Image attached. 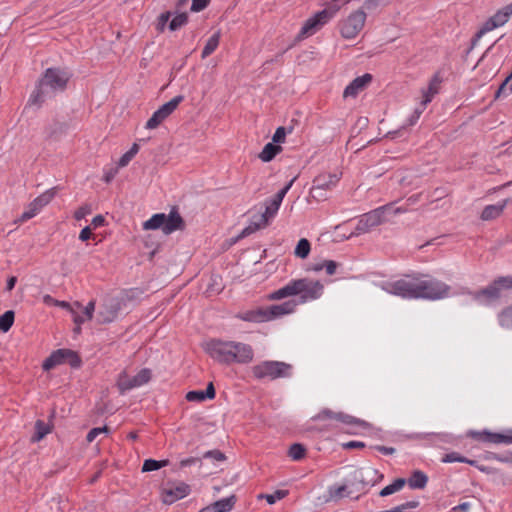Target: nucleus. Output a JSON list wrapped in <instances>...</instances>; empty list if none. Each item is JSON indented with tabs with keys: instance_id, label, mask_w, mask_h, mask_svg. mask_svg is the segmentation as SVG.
<instances>
[{
	"instance_id": "nucleus-8",
	"label": "nucleus",
	"mask_w": 512,
	"mask_h": 512,
	"mask_svg": "<svg viewBox=\"0 0 512 512\" xmlns=\"http://www.w3.org/2000/svg\"><path fill=\"white\" fill-rule=\"evenodd\" d=\"M512 15V3L499 9L493 16L488 18L480 30L475 34L471 43L475 46L479 39L487 32H490L498 27L503 26L508 22Z\"/></svg>"
},
{
	"instance_id": "nucleus-64",
	"label": "nucleus",
	"mask_w": 512,
	"mask_h": 512,
	"mask_svg": "<svg viewBox=\"0 0 512 512\" xmlns=\"http://www.w3.org/2000/svg\"><path fill=\"white\" fill-rule=\"evenodd\" d=\"M95 311V301L91 300L87 306L84 308V315L88 320H91L93 318V314Z\"/></svg>"
},
{
	"instance_id": "nucleus-23",
	"label": "nucleus",
	"mask_w": 512,
	"mask_h": 512,
	"mask_svg": "<svg viewBox=\"0 0 512 512\" xmlns=\"http://www.w3.org/2000/svg\"><path fill=\"white\" fill-rule=\"evenodd\" d=\"M370 476H377L378 479H383V474H379L378 470L376 469H367V470H363V469H357L354 471L353 473V485L355 483H358V484H361L362 485V488L368 486V485H374L376 483V481H373L371 483V480H368L367 477H370Z\"/></svg>"
},
{
	"instance_id": "nucleus-18",
	"label": "nucleus",
	"mask_w": 512,
	"mask_h": 512,
	"mask_svg": "<svg viewBox=\"0 0 512 512\" xmlns=\"http://www.w3.org/2000/svg\"><path fill=\"white\" fill-rule=\"evenodd\" d=\"M324 419H334L346 425L359 426L363 428L369 426V424L364 420H361L344 412H334L328 408L321 410L316 416L313 417V420Z\"/></svg>"
},
{
	"instance_id": "nucleus-53",
	"label": "nucleus",
	"mask_w": 512,
	"mask_h": 512,
	"mask_svg": "<svg viewBox=\"0 0 512 512\" xmlns=\"http://www.w3.org/2000/svg\"><path fill=\"white\" fill-rule=\"evenodd\" d=\"M110 431L109 427L108 426H103V427H96V428H93L91 429L87 436H86V440L88 442H93L95 440V438L97 436H99V434L101 433H108Z\"/></svg>"
},
{
	"instance_id": "nucleus-56",
	"label": "nucleus",
	"mask_w": 512,
	"mask_h": 512,
	"mask_svg": "<svg viewBox=\"0 0 512 512\" xmlns=\"http://www.w3.org/2000/svg\"><path fill=\"white\" fill-rule=\"evenodd\" d=\"M203 458H211L216 461H224L226 459V456L224 453H222L220 450H210L203 454Z\"/></svg>"
},
{
	"instance_id": "nucleus-17",
	"label": "nucleus",
	"mask_w": 512,
	"mask_h": 512,
	"mask_svg": "<svg viewBox=\"0 0 512 512\" xmlns=\"http://www.w3.org/2000/svg\"><path fill=\"white\" fill-rule=\"evenodd\" d=\"M122 307V300L118 297H107L97 313V321L100 324L113 322Z\"/></svg>"
},
{
	"instance_id": "nucleus-4",
	"label": "nucleus",
	"mask_w": 512,
	"mask_h": 512,
	"mask_svg": "<svg viewBox=\"0 0 512 512\" xmlns=\"http://www.w3.org/2000/svg\"><path fill=\"white\" fill-rule=\"evenodd\" d=\"M292 366L280 361H262L251 368L254 378L258 380H275L291 376Z\"/></svg>"
},
{
	"instance_id": "nucleus-45",
	"label": "nucleus",
	"mask_w": 512,
	"mask_h": 512,
	"mask_svg": "<svg viewBox=\"0 0 512 512\" xmlns=\"http://www.w3.org/2000/svg\"><path fill=\"white\" fill-rule=\"evenodd\" d=\"M512 93V72L506 77V79L501 83L499 88L495 93V99L501 96H508Z\"/></svg>"
},
{
	"instance_id": "nucleus-21",
	"label": "nucleus",
	"mask_w": 512,
	"mask_h": 512,
	"mask_svg": "<svg viewBox=\"0 0 512 512\" xmlns=\"http://www.w3.org/2000/svg\"><path fill=\"white\" fill-rule=\"evenodd\" d=\"M372 81V75L365 73L356 77L344 90L343 97H356Z\"/></svg>"
},
{
	"instance_id": "nucleus-50",
	"label": "nucleus",
	"mask_w": 512,
	"mask_h": 512,
	"mask_svg": "<svg viewBox=\"0 0 512 512\" xmlns=\"http://www.w3.org/2000/svg\"><path fill=\"white\" fill-rule=\"evenodd\" d=\"M164 117H162V115L160 114V112L158 110H156L152 116L148 119V121L146 122V128L147 129H155L157 128L163 121H164Z\"/></svg>"
},
{
	"instance_id": "nucleus-26",
	"label": "nucleus",
	"mask_w": 512,
	"mask_h": 512,
	"mask_svg": "<svg viewBox=\"0 0 512 512\" xmlns=\"http://www.w3.org/2000/svg\"><path fill=\"white\" fill-rule=\"evenodd\" d=\"M268 226V224H264V221H261V216L259 215V218L257 221L251 222L247 227H245L239 235H237L235 238L231 239V245L237 243L239 240L253 234L254 232L258 231L261 228H265Z\"/></svg>"
},
{
	"instance_id": "nucleus-30",
	"label": "nucleus",
	"mask_w": 512,
	"mask_h": 512,
	"mask_svg": "<svg viewBox=\"0 0 512 512\" xmlns=\"http://www.w3.org/2000/svg\"><path fill=\"white\" fill-rule=\"evenodd\" d=\"M298 286L295 285V280H291L288 284L282 288L274 291L269 295L270 300H280L289 296L296 295V289Z\"/></svg>"
},
{
	"instance_id": "nucleus-59",
	"label": "nucleus",
	"mask_w": 512,
	"mask_h": 512,
	"mask_svg": "<svg viewBox=\"0 0 512 512\" xmlns=\"http://www.w3.org/2000/svg\"><path fill=\"white\" fill-rule=\"evenodd\" d=\"M295 181V178L289 181L281 190H279L273 197L276 198L279 201H283V198L289 191V189L292 187L293 183Z\"/></svg>"
},
{
	"instance_id": "nucleus-2",
	"label": "nucleus",
	"mask_w": 512,
	"mask_h": 512,
	"mask_svg": "<svg viewBox=\"0 0 512 512\" xmlns=\"http://www.w3.org/2000/svg\"><path fill=\"white\" fill-rule=\"evenodd\" d=\"M70 78L71 74L65 69L47 68L39 79L36 90L31 94L29 103L41 106L46 97L65 91Z\"/></svg>"
},
{
	"instance_id": "nucleus-39",
	"label": "nucleus",
	"mask_w": 512,
	"mask_h": 512,
	"mask_svg": "<svg viewBox=\"0 0 512 512\" xmlns=\"http://www.w3.org/2000/svg\"><path fill=\"white\" fill-rule=\"evenodd\" d=\"M406 484V479L405 478H397L393 481L392 484L390 485H387L386 487H384L380 492H379V495L381 497H386V496H389L391 494H394L398 491H400Z\"/></svg>"
},
{
	"instance_id": "nucleus-33",
	"label": "nucleus",
	"mask_w": 512,
	"mask_h": 512,
	"mask_svg": "<svg viewBox=\"0 0 512 512\" xmlns=\"http://www.w3.org/2000/svg\"><path fill=\"white\" fill-rule=\"evenodd\" d=\"M281 203V201L274 197L267 200L265 212L260 215L261 221H264V224H269V220L276 215Z\"/></svg>"
},
{
	"instance_id": "nucleus-61",
	"label": "nucleus",
	"mask_w": 512,
	"mask_h": 512,
	"mask_svg": "<svg viewBox=\"0 0 512 512\" xmlns=\"http://www.w3.org/2000/svg\"><path fill=\"white\" fill-rule=\"evenodd\" d=\"M201 464L202 461H201V458L199 457H189V458H186V459H183L180 461L179 463V467L180 468H185L187 466H191V465H194V464Z\"/></svg>"
},
{
	"instance_id": "nucleus-47",
	"label": "nucleus",
	"mask_w": 512,
	"mask_h": 512,
	"mask_svg": "<svg viewBox=\"0 0 512 512\" xmlns=\"http://www.w3.org/2000/svg\"><path fill=\"white\" fill-rule=\"evenodd\" d=\"M498 320L502 327L512 328V304L499 313Z\"/></svg>"
},
{
	"instance_id": "nucleus-55",
	"label": "nucleus",
	"mask_w": 512,
	"mask_h": 512,
	"mask_svg": "<svg viewBox=\"0 0 512 512\" xmlns=\"http://www.w3.org/2000/svg\"><path fill=\"white\" fill-rule=\"evenodd\" d=\"M92 212V207L89 204H84L80 206L74 213V218L76 220H81L86 217V215Z\"/></svg>"
},
{
	"instance_id": "nucleus-12",
	"label": "nucleus",
	"mask_w": 512,
	"mask_h": 512,
	"mask_svg": "<svg viewBox=\"0 0 512 512\" xmlns=\"http://www.w3.org/2000/svg\"><path fill=\"white\" fill-rule=\"evenodd\" d=\"M390 208L391 204L376 208L364 214L356 225V234L359 235L367 233L371 228L380 225L384 221V214L386 210Z\"/></svg>"
},
{
	"instance_id": "nucleus-22",
	"label": "nucleus",
	"mask_w": 512,
	"mask_h": 512,
	"mask_svg": "<svg viewBox=\"0 0 512 512\" xmlns=\"http://www.w3.org/2000/svg\"><path fill=\"white\" fill-rule=\"evenodd\" d=\"M216 390L213 382H209L205 390H192L187 392L185 398L189 402H203L207 399H214Z\"/></svg>"
},
{
	"instance_id": "nucleus-14",
	"label": "nucleus",
	"mask_w": 512,
	"mask_h": 512,
	"mask_svg": "<svg viewBox=\"0 0 512 512\" xmlns=\"http://www.w3.org/2000/svg\"><path fill=\"white\" fill-rule=\"evenodd\" d=\"M328 12L319 11L315 13L312 17L308 18L300 32L295 38V42H299L304 40L305 38L314 35L318 30H320L326 23H328Z\"/></svg>"
},
{
	"instance_id": "nucleus-52",
	"label": "nucleus",
	"mask_w": 512,
	"mask_h": 512,
	"mask_svg": "<svg viewBox=\"0 0 512 512\" xmlns=\"http://www.w3.org/2000/svg\"><path fill=\"white\" fill-rule=\"evenodd\" d=\"M287 495H288V490H276L274 493L266 494V495H263L262 497H264L266 499L268 504H274V503H276V501L285 498Z\"/></svg>"
},
{
	"instance_id": "nucleus-16",
	"label": "nucleus",
	"mask_w": 512,
	"mask_h": 512,
	"mask_svg": "<svg viewBox=\"0 0 512 512\" xmlns=\"http://www.w3.org/2000/svg\"><path fill=\"white\" fill-rule=\"evenodd\" d=\"M151 379L150 369H141L135 376L130 377L125 373L119 375L117 386L121 393L131 390L135 387L148 383Z\"/></svg>"
},
{
	"instance_id": "nucleus-10",
	"label": "nucleus",
	"mask_w": 512,
	"mask_h": 512,
	"mask_svg": "<svg viewBox=\"0 0 512 512\" xmlns=\"http://www.w3.org/2000/svg\"><path fill=\"white\" fill-rule=\"evenodd\" d=\"M366 21V13L359 9L351 13L345 20L340 23V33L343 38H355L364 27Z\"/></svg>"
},
{
	"instance_id": "nucleus-46",
	"label": "nucleus",
	"mask_w": 512,
	"mask_h": 512,
	"mask_svg": "<svg viewBox=\"0 0 512 512\" xmlns=\"http://www.w3.org/2000/svg\"><path fill=\"white\" fill-rule=\"evenodd\" d=\"M288 455L295 461L302 460L306 456V448L301 443H294L290 446Z\"/></svg>"
},
{
	"instance_id": "nucleus-51",
	"label": "nucleus",
	"mask_w": 512,
	"mask_h": 512,
	"mask_svg": "<svg viewBox=\"0 0 512 512\" xmlns=\"http://www.w3.org/2000/svg\"><path fill=\"white\" fill-rule=\"evenodd\" d=\"M172 15H173V13L171 11H166L159 15L157 25H156V29L158 32H160V33L164 32L167 22L169 21V19L171 18Z\"/></svg>"
},
{
	"instance_id": "nucleus-15",
	"label": "nucleus",
	"mask_w": 512,
	"mask_h": 512,
	"mask_svg": "<svg viewBox=\"0 0 512 512\" xmlns=\"http://www.w3.org/2000/svg\"><path fill=\"white\" fill-rule=\"evenodd\" d=\"M499 277L495 278L487 287L482 288L478 291L469 292L471 297L481 303L488 305L501 298V292L504 290L502 285L498 283Z\"/></svg>"
},
{
	"instance_id": "nucleus-27",
	"label": "nucleus",
	"mask_w": 512,
	"mask_h": 512,
	"mask_svg": "<svg viewBox=\"0 0 512 512\" xmlns=\"http://www.w3.org/2000/svg\"><path fill=\"white\" fill-rule=\"evenodd\" d=\"M427 482V475L420 470L413 471L411 476L406 480V483L411 489H424L427 485Z\"/></svg>"
},
{
	"instance_id": "nucleus-58",
	"label": "nucleus",
	"mask_w": 512,
	"mask_h": 512,
	"mask_svg": "<svg viewBox=\"0 0 512 512\" xmlns=\"http://www.w3.org/2000/svg\"><path fill=\"white\" fill-rule=\"evenodd\" d=\"M485 459H487V460L493 459V460H497L499 462L508 463V462H512V454H511V456H505V455H500V454H497V453L489 452L485 456Z\"/></svg>"
},
{
	"instance_id": "nucleus-54",
	"label": "nucleus",
	"mask_w": 512,
	"mask_h": 512,
	"mask_svg": "<svg viewBox=\"0 0 512 512\" xmlns=\"http://www.w3.org/2000/svg\"><path fill=\"white\" fill-rule=\"evenodd\" d=\"M341 7L340 0H332L326 9L322 11L328 12V21L333 18V16L339 11Z\"/></svg>"
},
{
	"instance_id": "nucleus-41",
	"label": "nucleus",
	"mask_w": 512,
	"mask_h": 512,
	"mask_svg": "<svg viewBox=\"0 0 512 512\" xmlns=\"http://www.w3.org/2000/svg\"><path fill=\"white\" fill-rule=\"evenodd\" d=\"M311 250V244L306 238H301L294 250V254L296 257L301 259H305L308 257Z\"/></svg>"
},
{
	"instance_id": "nucleus-32",
	"label": "nucleus",
	"mask_w": 512,
	"mask_h": 512,
	"mask_svg": "<svg viewBox=\"0 0 512 512\" xmlns=\"http://www.w3.org/2000/svg\"><path fill=\"white\" fill-rule=\"evenodd\" d=\"M282 152V147L274 142L267 143L259 154V158L263 162L272 161L279 153Z\"/></svg>"
},
{
	"instance_id": "nucleus-60",
	"label": "nucleus",
	"mask_w": 512,
	"mask_h": 512,
	"mask_svg": "<svg viewBox=\"0 0 512 512\" xmlns=\"http://www.w3.org/2000/svg\"><path fill=\"white\" fill-rule=\"evenodd\" d=\"M338 267V263L333 260H325L324 268L328 275H334L336 273V269Z\"/></svg>"
},
{
	"instance_id": "nucleus-28",
	"label": "nucleus",
	"mask_w": 512,
	"mask_h": 512,
	"mask_svg": "<svg viewBox=\"0 0 512 512\" xmlns=\"http://www.w3.org/2000/svg\"><path fill=\"white\" fill-rule=\"evenodd\" d=\"M238 317L247 322L261 323V322L267 321V317L264 312V307H259L254 310H249V311L240 313L238 315Z\"/></svg>"
},
{
	"instance_id": "nucleus-62",
	"label": "nucleus",
	"mask_w": 512,
	"mask_h": 512,
	"mask_svg": "<svg viewBox=\"0 0 512 512\" xmlns=\"http://www.w3.org/2000/svg\"><path fill=\"white\" fill-rule=\"evenodd\" d=\"M504 288V290H511L512 289V275L509 276H499V281Z\"/></svg>"
},
{
	"instance_id": "nucleus-35",
	"label": "nucleus",
	"mask_w": 512,
	"mask_h": 512,
	"mask_svg": "<svg viewBox=\"0 0 512 512\" xmlns=\"http://www.w3.org/2000/svg\"><path fill=\"white\" fill-rule=\"evenodd\" d=\"M184 100L183 95H178L172 98L170 101L163 104L159 109H157L164 119L168 118L178 107V105Z\"/></svg>"
},
{
	"instance_id": "nucleus-63",
	"label": "nucleus",
	"mask_w": 512,
	"mask_h": 512,
	"mask_svg": "<svg viewBox=\"0 0 512 512\" xmlns=\"http://www.w3.org/2000/svg\"><path fill=\"white\" fill-rule=\"evenodd\" d=\"M36 215H37V213L35 212V210L32 209L30 206H28V209L21 214L18 221L23 223V222L28 221L29 219L33 218Z\"/></svg>"
},
{
	"instance_id": "nucleus-57",
	"label": "nucleus",
	"mask_w": 512,
	"mask_h": 512,
	"mask_svg": "<svg viewBox=\"0 0 512 512\" xmlns=\"http://www.w3.org/2000/svg\"><path fill=\"white\" fill-rule=\"evenodd\" d=\"M211 0H192L190 10L192 12H200L204 10L210 3Z\"/></svg>"
},
{
	"instance_id": "nucleus-13",
	"label": "nucleus",
	"mask_w": 512,
	"mask_h": 512,
	"mask_svg": "<svg viewBox=\"0 0 512 512\" xmlns=\"http://www.w3.org/2000/svg\"><path fill=\"white\" fill-rule=\"evenodd\" d=\"M190 492L191 487L188 484L168 481L161 490L162 502L166 505H171L189 495Z\"/></svg>"
},
{
	"instance_id": "nucleus-5",
	"label": "nucleus",
	"mask_w": 512,
	"mask_h": 512,
	"mask_svg": "<svg viewBox=\"0 0 512 512\" xmlns=\"http://www.w3.org/2000/svg\"><path fill=\"white\" fill-rule=\"evenodd\" d=\"M418 289V299L439 300L449 296L451 287L436 278L422 279L419 276Z\"/></svg>"
},
{
	"instance_id": "nucleus-37",
	"label": "nucleus",
	"mask_w": 512,
	"mask_h": 512,
	"mask_svg": "<svg viewBox=\"0 0 512 512\" xmlns=\"http://www.w3.org/2000/svg\"><path fill=\"white\" fill-rule=\"evenodd\" d=\"M236 503V496L231 495L227 498L220 499L212 503L215 512H230Z\"/></svg>"
},
{
	"instance_id": "nucleus-36",
	"label": "nucleus",
	"mask_w": 512,
	"mask_h": 512,
	"mask_svg": "<svg viewBox=\"0 0 512 512\" xmlns=\"http://www.w3.org/2000/svg\"><path fill=\"white\" fill-rule=\"evenodd\" d=\"M184 100L183 95H178L172 98L170 101L163 104L159 109H157L164 119L168 118L178 107V105Z\"/></svg>"
},
{
	"instance_id": "nucleus-7",
	"label": "nucleus",
	"mask_w": 512,
	"mask_h": 512,
	"mask_svg": "<svg viewBox=\"0 0 512 512\" xmlns=\"http://www.w3.org/2000/svg\"><path fill=\"white\" fill-rule=\"evenodd\" d=\"M65 363L69 364L72 368H80L82 359L76 351L66 348L57 349L44 360L42 368L44 371H49Z\"/></svg>"
},
{
	"instance_id": "nucleus-3",
	"label": "nucleus",
	"mask_w": 512,
	"mask_h": 512,
	"mask_svg": "<svg viewBox=\"0 0 512 512\" xmlns=\"http://www.w3.org/2000/svg\"><path fill=\"white\" fill-rule=\"evenodd\" d=\"M186 227L185 221L180 215L178 208L174 206L170 213L154 214L149 220L143 223L144 230H157L161 229L166 235H169L177 230H184Z\"/></svg>"
},
{
	"instance_id": "nucleus-19",
	"label": "nucleus",
	"mask_w": 512,
	"mask_h": 512,
	"mask_svg": "<svg viewBox=\"0 0 512 512\" xmlns=\"http://www.w3.org/2000/svg\"><path fill=\"white\" fill-rule=\"evenodd\" d=\"M467 437L472 438L476 441L487 442V443H505L512 444V429L508 430L507 433H495L487 430L475 431L469 430Z\"/></svg>"
},
{
	"instance_id": "nucleus-43",
	"label": "nucleus",
	"mask_w": 512,
	"mask_h": 512,
	"mask_svg": "<svg viewBox=\"0 0 512 512\" xmlns=\"http://www.w3.org/2000/svg\"><path fill=\"white\" fill-rule=\"evenodd\" d=\"M176 16L170 21L168 28L170 31H176L182 26L188 23V14L187 12H176Z\"/></svg>"
},
{
	"instance_id": "nucleus-44",
	"label": "nucleus",
	"mask_w": 512,
	"mask_h": 512,
	"mask_svg": "<svg viewBox=\"0 0 512 512\" xmlns=\"http://www.w3.org/2000/svg\"><path fill=\"white\" fill-rule=\"evenodd\" d=\"M15 320V313L13 310L6 311L0 317V331L8 332L10 328L13 326Z\"/></svg>"
},
{
	"instance_id": "nucleus-20",
	"label": "nucleus",
	"mask_w": 512,
	"mask_h": 512,
	"mask_svg": "<svg viewBox=\"0 0 512 512\" xmlns=\"http://www.w3.org/2000/svg\"><path fill=\"white\" fill-rule=\"evenodd\" d=\"M297 306V302L295 300H289L282 304L271 305L268 307H264V312L267 317V321L276 319L286 314H290L294 312Z\"/></svg>"
},
{
	"instance_id": "nucleus-40",
	"label": "nucleus",
	"mask_w": 512,
	"mask_h": 512,
	"mask_svg": "<svg viewBox=\"0 0 512 512\" xmlns=\"http://www.w3.org/2000/svg\"><path fill=\"white\" fill-rule=\"evenodd\" d=\"M169 465V460H154V459H146L142 466V472H151L159 470L163 467H166Z\"/></svg>"
},
{
	"instance_id": "nucleus-29",
	"label": "nucleus",
	"mask_w": 512,
	"mask_h": 512,
	"mask_svg": "<svg viewBox=\"0 0 512 512\" xmlns=\"http://www.w3.org/2000/svg\"><path fill=\"white\" fill-rule=\"evenodd\" d=\"M506 206V201L495 205H487L481 213V219L484 221L493 220L499 217Z\"/></svg>"
},
{
	"instance_id": "nucleus-24",
	"label": "nucleus",
	"mask_w": 512,
	"mask_h": 512,
	"mask_svg": "<svg viewBox=\"0 0 512 512\" xmlns=\"http://www.w3.org/2000/svg\"><path fill=\"white\" fill-rule=\"evenodd\" d=\"M441 82L442 79L439 73H435L429 82L428 89L424 91L423 100L421 102L422 106H426L428 103H430L434 95L439 92Z\"/></svg>"
},
{
	"instance_id": "nucleus-42",
	"label": "nucleus",
	"mask_w": 512,
	"mask_h": 512,
	"mask_svg": "<svg viewBox=\"0 0 512 512\" xmlns=\"http://www.w3.org/2000/svg\"><path fill=\"white\" fill-rule=\"evenodd\" d=\"M445 463H452V462H460V463H467L471 466H476V460L468 459L458 452H450L445 454V456L442 459Z\"/></svg>"
},
{
	"instance_id": "nucleus-9",
	"label": "nucleus",
	"mask_w": 512,
	"mask_h": 512,
	"mask_svg": "<svg viewBox=\"0 0 512 512\" xmlns=\"http://www.w3.org/2000/svg\"><path fill=\"white\" fill-rule=\"evenodd\" d=\"M296 295L300 297V303L316 300L323 294L324 286L319 280L310 278L295 279Z\"/></svg>"
},
{
	"instance_id": "nucleus-1",
	"label": "nucleus",
	"mask_w": 512,
	"mask_h": 512,
	"mask_svg": "<svg viewBox=\"0 0 512 512\" xmlns=\"http://www.w3.org/2000/svg\"><path fill=\"white\" fill-rule=\"evenodd\" d=\"M205 351L221 364H247L253 360L254 352L249 344L211 339L206 343Z\"/></svg>"
},
{
	"instance_id": "nucleus-31",
	"label": "nucleus",
	"mask_w": 512,
	"mask_h": 512,
	"mask_svg": "<svg viewBox=\"0 0 512 512\" xmlns=\"http://www.w3.org/2000/svg\"><path fill=\"white\" fill-rule=\"evenodd\" d=\"M68 128H69L68 123L61 122V121L55 119L52 121V123H50L45 128V133L48 138H56L64 133H66Z\"/></svg>"
},
{
	"instance_id": "nucleus-48",
	"label": "nucleus",
	"mask_w": 512,
	"mask_h": 512,
	"mask_svg": "<svg viewBox=\"0 0 512 512\" xmlns=\"http://www.w3.org/2000/svg\"><path fill=\"white\" fill-rule=\"evenodd\" d=\"M330 499L338 500L345 496H349L347 485L331 486L328 490Z\"/></svg>"
},
{
	"instance_id": "nucleus-11",
	"label": "nucleus",
	"mask_w": 512,
	"mask_h": 512,
	"mask_svg": "<svg viewBox=\"0 0 512 512\" xmlns=\"http://www.w3.org/2000/svg\"><path fill=\"white\" fill-rule=\"evenodd\" d=\"M339 181V177L335 173H323L316 176L313 180L310 190L311 196L316 200L327 199V192L332 189Z\"/></svg>"
},
{
	"instance_id": "nucleus-38",
	"label": "nucleus",
	"mask_w": 512,
	"mask_h": 512,
	"mask_svg": "<svg viewBox=\"0 0 512 512\" xmlns=\"http://www.w3.org/2000/svg\"><path fill=\"white\" fill-rule=\"evenodd\" d=\"M220 37H221V33H220V31H217L207 40V42L202 50V54H201L202 59L207 58L217 49L219 42H220Z\"/></svg>"
},
{
	"instance_id": "nucleus-49",
	"label": "nucleus",
	"mask_w": 512,
	"mask_h": 512,
	"mask_svg": "<svg viewBox=\"0 0 512 512\" xmlns=\"http://www.w3.org/2000/svg\"><path fill=\"white\" fill-rule=\"evenodd\" d=\"M292 130H293V127H289V128H286L283 126L278 127L272 137V142H274L277 145H279L280 143H284L287 133H291Z\"/></svg>"
},
{
	"instance_id": "nucleus-34",
	"label": "nucleus",
	"mask_w": 512,
	"mask_h": 512,
	"mask_svg": "<svg viewBox=\"0 0 512 512\" xmlns=\"http://www.w3.org/2000/svg\"><path fill=\"white\" fill-rule=\"evenodd\" d=\"M53 424L45 423L43 420L38 419L35 422V433L31 437L32 442L41 441L47 434L51 432Z\"/></svg>"
},
{
	"instance_id": "nucleus-6",
	"label": "nucleus",
	"mask_w": 512,
	"mask_h": 512,
	"mask_svg": "<svg viewBox=\"0 0 512 512\" xmlns=\"http://www.w3.org/2000/svg\"><path fill=\"white\" fill-rule=\"evenodd\" d=\"M419 274L405 275L404 278L388 283L384 289L393 295L405 299H418Z\"/></svg>"
},
{
	"instance_id": "nucleus-25",
	"label": "nucleus",
	"mask_w": 512,
	"mask_h": 512,
	"mask_svg": "<svg viewBox=\"0 0 512 512\" xmlns=\"http://www.w3.org/2000/svg\"><path fill=\"white\" fill-rule=\"evenodd\" d=\"M56 195V188H51L47 191H45L44 193H42L41 195H39L38 197H36L30 204L29 206L35 210V212L38 214L39 211L44 207L46 206L47 204H49L53 198L55 197Z\"/></svg>"
}]
</instances>
